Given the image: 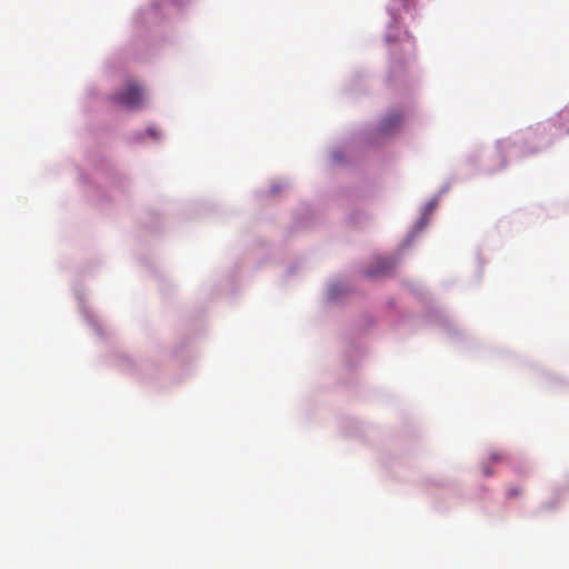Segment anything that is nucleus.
I'll return each instance as SVG.
<instances>
[{"label": "nucleus", "instance_id": "1", "mask_svg": "<svg viewBox=\"0 0 569 569\" xmlns=\"http://www.w3.org/2000/svg\"><path fill=\"white\" fill-rule=\"evenodd\" d=\"M114 99L127 108H140L143 101L142 90L133 82H129L119 91Z\"/></svg>", "mask_w": 569, "mask_h": 569}, {"label": "nucleus", "instance_id": "6", "mask_svg": "<svg viewBox=\"0 0 569 569\" xmlns=\"http://www.w3.org/2000/svg\"><path fill=\"white\" fill-rule=\"evenodd\" d=\"M483 472L486 476H491V470L489 468H485Z\"/></svg>", "mask_w": 569, "mask_h": 569}, {"label": "nucleus", "instance_id": "4", "mask_svg": "<svg viewBox=\"0 0 569 569\" xmlns=\"http://www.w3.org/2000/svg\"><path fill=\"white\" fill-rule=\"evenodd\" d=\"M523 492V490L520 487H510L508 489L507 496L508 498H515L520 496Z\"/></svg>", "mask_w": 569, "mask_h": 569}, {"label": "nucleus", "instance_id": "5", "mask_svg": "<svg viewBox=\"0 0 569 569\" xmlns=\"http://www.w3.org/2000/svg\"><path fill=\"white\" fill-rule=\"evenodd\" d=\"M502 459H503L502 455H500L498 452H493L490 455L491 462H498V461H501Z\"/></svg>", "mask_w": 569, "mask_h": 569}, {"label": "nucleus", "instance_id": "2", "mask_svg": "<svg viewBox=\"0 0 569 569\" xmlns=\"http://www.w3.org/2000/svg\"><path fill=\"white\" fill-rule=\"evenodd\" d=\"M402 121V117L399 113L389 114L382 122V130L385 132L396 129Z\"/></svg>", "mask_w": 569, "mask_h": 569}, {"label": "nucleus", "instance_id": "3", "mask_svg": "<svg viewBox=\"0 0 569 569\" xmlns=\"http://www.w3.org/2000/svg\"><path fill=\"white\" fill-rule=\"evenodd\" d=\"M552 126L556 128V130L560 134H568L569 133V118L560 119V111L552 119Z\"/></svg>", "mask_w": 569, "mask_h": 569}]
</instances>
